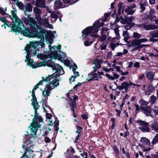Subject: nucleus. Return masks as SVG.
<instances>
[{"label": "nucleus", "instance_id": "603ef678", "mask_svg": "<svg viewBox=\"0 0 158 158\" xmlns=\"http://www.w3.org/2000/svg\"><path fill=\"white\" fill-rule=\"evenodd\" d=\"M94 41V40L92 41H89L88 40H87L84 42V44L85 46H89L93 43Z\"/></svg>", "mask_w": 158, "mask_h": 158}, {"label": "nucleus", "instance_id": "5fc2aeb1", "mask_svg": "<svg viewBox=\"0 0 158 158\" xmlns=\"http://www.w3.org/2000/svg\"><path fill=\"white\" fill-rule=\"evenodd\" d=\"M102 36L100 37L99 40L101 42L105 41L107 37L106 35L105 34H101Z\"/></svg>", "mask_w": 158, "mask_h": 158}, {"label": "nucleus", "instance_id": "dca6fc26", "mask_svg": "<svg viewBox=\"0 0 158 158\" xmlns=\"http://www.w3.org/2000/svg\"><path fill=\"white\" fill-rule=\"evenodd\" d=\"M33 133V134H31L29 136V138L28 139H26L24 142V145H25L27 147L30 144L32 143L33 141V140L35 139V136L36 135V133L35 135L34 133Z\"/></svg>", "mask_w": 158, "mask_h": 158}, {"label": "nucleus", "instance_id": "680f3d73", "mask_svg": "<svg viewBox=\"0 0 158 158\" xmlns=\"http://www.w3.org/2000/svg\"><path fill=\"white\" fill-rule=\"evenodd\" d=\"M135 114H137L139 111L140 109V106L138 104H135Z\"/></svg>", "mask_w": 158, "mask_h": 158}, {"label": "nucleus", "instance_id": "f03ea898", "mask_svg": "<svg viewBox=\"0 0 158 158\" xmlns=\"http://www.w3.org/2000/svg\"><path fill=\"white\" fill-rule=\"evenodd\" d=\"M104 22L99 23V21L97 20L94 23L92 26H88L82 31L81 35L82 38L85 39L89 35L93 33H97L98 31L99 28L104 25Z\"/></svg>", "mask_w": 158, "mask_h": 158}, {"label": "nucleus", "instance_id": "6e6d98bb", "mask_svg": "<svg viewBox=\"0 0 158 158\" xmlns=\"http://www.w3.org/2000/svg\"><path fill=\"white\" fill-rule=\"evenodd\" d=\"M124 17L125 18V19H124L122 20H121V21H120L121 23L123 24H128V21L126 19V18L127 17V16L124 15Z\"/></svg>", "mask_w": 158, "mask_h": 158}, {"label": "nucleus", "instance_id": "f8f14e48", "mask_svg": "<svg viewBox=\"0 0 158 158\" xmlns=\"http://www.w3.org/2000/svg\"><path fill=\"white\" fill-rule=\"evenodd\" d=\"M22 147L23 148L25 149V152L20 158H32L33 151L27 147L25 145H23Z\"/></svg>", "mask_w": 158, "mask_h": 158}, {"label": "nucleus", "instance_id": "69168bd1", "mask_svg": "<svg viewBox=\"0 0 158 158\" xmlns=\"http://www.w3.org/2000/svg\"><path fill=\"white\" fill-rule=\"evenodd\" d=\"M135 45L138 46L139 47V49H140L142 48H143V47L150 46L149 44H138V45Z\"/></svg>", "mask_w": 158, "mask_h": 158}, {"label": "nucleus", "instance_id": "4c0bfd02", "mask_svg": "<svg viewBox=\"0 0 158 158\" xmlns=\"http://www.w3.org/2000/svg\"><path fill=\"white\" fill-rule=\"evenodd\" d=\"M16 5L19 7V8L20 10H23L24 6L23 3L21 2H19L18 1L16 3Z\"/></svg>", "mask_w": 158, "mask_h": 158}, {"label": "nucleus", "instance_id": "e433bc0d", "mask_svg": "<svg viewBox=\"0 0 158 158\" xmlns=\"http://www.w3.org/2000/svg\"><path fill=\"white\" fill-rule=\"evenodd\" d=\"M54 4L55 6L59 9L61 7L62 3L60 1L56 0Z\"/></svg>", "mask_w": 158, "mask_h": 158}, {"label": "nucleus", "instance_id": "79ce46f5", "mask_svg": "<svg viewBox=\"0 0 158 158\" xmlns=\"http://www.w3.org/2000/svg\"><path fill=\"white\" fill-rule=\"evenodd\" d=\"M125 12L127 14V15H132L134 13L135 11L132 9H129L127 8L125 9Z\"/></svg>", "mask_w": 158, "mask_h": 158}, {"label": "nucleus", "instance_id": "a18cd8bd", "mask_svg": "<svg viewBox=\"0 0 158 158\" xmlns=\"http://www.w3.org/2000/svg\"><path fill=\"white\" fill-rule=\"evenodd\" d=\"M33 11L36 15H40L41 14V10L37 7H34Z\"/></svg>", "mask_w": 158, "mask_h": 158}, {"label": "nucleus", "instance_id": "a211bd4d", "mask_svg": "<svg viewBox=\"0 0 158 158\" xmlns=\"http://www.w3.org/2000/svg\"><path fill=\"white\" fill-rule=\"evenodd\" d=\"M51 59L50 60H48L47 61L44 60L43 61L38 63V64L40 65V67L42 66L44 67L48 66V67H51L52 65L51 64L52 63L51 61Z\"/></svg>", "mask_w": 158, "mask_h": 158}, {"label": "nucleus", "instance_id": "e2e57ef3", "mask_svg": "<svg viewBox=\"0 0 158 158\" xmlns=\"http://www.w3.org/2000/svg\"><path fill=\"white\" fill-rule=\"evenodd\" d=\"M114 151L115 152L117 155H118L119 154V152L118 148L116 146L114 145L113 146Z\"/></svg>", "mask_w": 158, "mask_h": 158}, {"label": "nucleus", "instance_id": "f257e3e1", "mask_svg": "<svg viewBox=\"0 0 158 158\" xmlns=\"http://www.w3.org/2000/svg\"><path fill=\"white\" fill-rule=\"evenodd\" d=\"M12 25L11 31L13 32H18L25 36L30 37H37L38 29L34 27H30V28L26 27L23 23L19 25H16L15 23L10 24Z\"/></svg>", "mask_w": 158, "mask_h": 158}, {"label": "nucleus", "instance_id": "1a4fd4ad", "mask_svg": "<svg viewBox=\"0 0 158 158\" xmlns=\"http://www.w3.org/2000/svg\"><path fill=\"white\" fill-rule=\"evenodd\" d=\"M24 49L26 51L25 53H26L27 52V53L25 61V62L27 61V65L31 67L34 62L33 59L30 58L31 57L33 56H32L31 55V54H30L31 52V50L26 47H25Z\"/></svg>", "mask_w": 158, "mask_h": 158}, {"label": "nucleus", "instance_id": "09e8293b", "mask_svg": "<svg viewBox=\"0 0 158 158\" xmlns=\"http://www.w3.org/2000/svg\"><path fill=\"white\" fill-rule=\"evenodd\" d=\"M0 21L3 22L7 26L9 27V26L6 24L7 23H9V22L7 20L6 18L5 17H0Z\"/></svg>", "mask_w": 158, "mask_h": 158}, {"label": "nucleus", "instance_id": "c9c22d12", "mask_svg": "<svg viewBox=\"0 0 158 158\" xmlns=\"http://www.w3.org/2000/svg\"><path fill=\"white\" fill-rule=\"evenodd\" d=\"M139 104L141 106H147L149 104V102L144 100L143 98L141 99L139 102Z\"/></svg>", "mask_w": 158, "mask_h": 158}, {"label": "nucleus", "instance_id": "412c9836", "mask_svg": "<svg viewBox=\"0 0 158 158\" xmlns=\"http://www.w3.org/2000/svg\"><path fill=\"white\" fill-rule=\"evenodd\" d=\"M143 27L146 30H152L158 29V26L152 24L144 25Z\"/></svg>", "mask_w": 158, "mask_h": 158}, {"label": "nucleus", "instance_id": "7c9ffc66", "mask_svg": "<svg viewBox=\"0 0 158 158\" xmlns=\"http://www.w3.org/2000/svg\"><path fill=\"white\" fill-rule=\"evenodd\" d=\"M48 46L50 48V50L51 51V50H52V49H53V51L54 50H55V49H57L59 52L60 51V50L61 49V46L60 44L58 45L57 46H54L52 47H51V48L50 47L51 46L50 45H49Z\"/></svg>", "mask_w": 158, "mask_h": 158}, {"label": "nucleus", "instance_id": "bb28decb", "mask_svg": "<svg viewBox=\"0 0 158 158\" xmlns=\"http://www.w3.org/2000/svg\"><path fill=\"white\" fill-rule=\"evenodd\" d=\"M53 75V74L48 75V77H46V78L43 77H42V81H43V82L45 81L47 82H48L50 81L51 80H54L55 78L56 77H54Z\"/></svg>", "mask_w": 158, "mask_h": 158}, {"label": "nucleus", "instance_id": "72a5a7b5", "mask_svg": "<svg viewBox=\"0 0 158 158\" xmlns=\"http://www.w3.org/2000/svg\"><path fill=\"white\" fill-rule=\"evenodd\" d=\"M67 152L70 155L73 154L75 153V151L72 146H70L67 150Z\"/></svg>", "mask_w": 158, "mask_h": 158}, {"label": "nucleus", "instance_id": "864d4df0", "mask_svg": "<svg viewBox=\"0 0 158 158\" xmlns=\"http://www.w3.org/2000/svg\"><path fill=\"white\" fill-rule=\"evenodd\" d=\"M35 19L37 20L38 23L39 24L41 22L42 18H41L40 15H36Z\"/></svg>", "mask_w": 158, "mask_h": 158}, {"label": "nucleus", "instance_id": "f3484780", "mask_svg": "<svg viewBox=\"0 0 158 158\" xmlns=\"http://www.w3.org/2000/svg\"><path fill=\"white\" fill-rule=\"evenodd\" d=\"M128 83L126 81H125L122 83L121 85L118 86V89L120 90L124 89L126 93L128 90Z\"/></svg>", "mask_w": 158, "mask_h": 158}, {"label": "nucleus", "instance_id": "58836bf2", "mask_svg": "<svg viewBox=\"0 0 158 158\" xmlns=\"http://www.w3.org/2000/svg\"><path fill=\"white\" fill-rule=\"evenodd\" d=\"M51 94V92L48 91H47L46 92H44V91H43L42 92V95L44 97V98H43L42 99H45L47 101V100L48 99V96H50L49 94Z\"/></svg>", "mask_w": 158, "mask_h": 158}, {"label": "nucleus", "instance_id": "37998d69", "mask_svg": "<svg viewBox=\"0 0 158 158\" xmlns=\"http://www.w3.org/2000/svg\"><path fill=\"white\" fill-rule=\"evenodd\" d=\"M157 99L156 98L154 95L151 96L149 98V101L152 104H154Z\"/></svg>", "mask_w": 158, "mask_h": 158}, {"label": "nucleus", "instance_id": "0e129e2a", "mask_svg": "<svg viewBox=\"0 0 158 158\" xmlns=\"http://www.w3.org/2000/svg\"><path fill=\"white\" fill-rule=\"evenodd\" d=\"M76 78V77H75L73 75L71 76L69 79V83L71 84H72V82H74L75 81V79Z\"/></svg>", "mask_w": 158, "mask_h": 158}, {"label": "nucleus", "instance_id": "a878e982", "mask_svg": "<svg viewBox=\"0 0 158 158\" xmlns=\"http://www.w3.org/2000/svg\"><path fill=\"white\" fill-rule=\"evenodd\" d=\"M140 142L144 145H150V140L145 137L141 138Z\"/></svg>", "mask_w": 158, "mask_h": 158}, {"label": "nucleus", "instance_id": "4be33fe9", "mask_svg": "<svg viewBox=\"0 0 158 158\" xmlns=\"http://www.w3.org/2000/svg\"><path fill=\"white\" fill-rule=\"evenodd\" d=\"M24 7L25 10H24V12L25 15H27V11L30 12L32 11V6L31 3H28L26 4Z\"/></svg>", "mask_w": 158, "mask_h": 158}, {"label": "nucleus", "instance_id": "338daca9", "mask_svg": "<svg viewBox=\"0 0 158 158\" xmlns=\"http://www.w3.org/2000/svg\"><path fill=\"white\" fill-rule=\"evenodd\" d=\"M153 111L156 116L158 115V107L155 106L154 109L153 110Z\"/></svg>", "mask_w": 158, "mask_h": 158}, {"label": "nucleus", "instance_id": "9b49d317", "mask_svg": "<svg viewBox=\"0 0 158 158\" xmlns=\"http://www.w3.org/2000/svg\"><path fill=\"white\" fill-rule=\"evenodd\" d=\"M58 50H53V52L52 53V55H53L52 56L53 57L52 58H53V59H55V60L58 59L59 60L63 62V60L62 59H64L65 58L66 54L65 53L61 51H59V52L61 53V54H59L58 53Z\"/></svg>", "mask_w": 158, "mask_h": 158}, {"label": "nucleus", "instance_id": "39448f33", "mask_svg": "<svg viewBox=\"0 0 158 158\" xmlns=\"http://www.w3.org/2000/svg\"><path fill=\"white\" fill-rule=\"evenodd\" d=\"M45 44L44 43L43 41H35L34 42L30 41V44L26 46L31 50V55L32 56H36L37 54V52L39 50V48H37V47L40 45L42 47L45 46Z\"/></svg>", "mask_w": 158, "mask_h": 158}, {"label": "nucleus", "instance_id": "3c124183", "mask_svg": "<svg viewBox=\"0 0 158 158\" xmlns=\"http://www.w3.org/2000/svg\"><path fill=\"white\" fill-rule=\"evenodd\" d=\"M50 17L52 18L55 19L54 22H55L58 18V15L56 14H55L54 12L52 13L50 15Z\"/></svg>", "mask_w": 158, "mask_h": 158}, {"label": "nucleus", "instance_id": "bf43d9fd", "mask_svg": "<svg viewBox=\"0 0 158 158\" xmlns=\"http://www.w3.org/2000/svg\"><path fill=\"white\" fill-rule=\"evenodd\" d=\"M141 36V35L136 32H134L133 34V37L138 39H139L140 38Z\"/></svg>", "mask_w": 158, "mask_h": 158}, {"label": "nucleus", "instance_id": "052dcab7", "mask_svg": "<svg viewBox=\"0 0 158 158\" xmlns=\"http://www.w3.org/2000/svg\"><path fill=\"white\" fill-rule=\"evenodd\" d=\"M122 151L123 153L126 155L128 158H131L129 153L128 152L126 151L124 148H122Z\"/></svg>", "mask_w": 158, "mask_h": 158}, {"label": "nucleus", "instance_id": "9d476101", "mask_svg": "<svg viewBox=\"0 0 158 158\" xmlns=\"http://www.w3.org/2000/svg\"><path fill=\"white\" fill-rule=\"evenodd\" d=\"M136 123L139 124V125L143 127L140 128V130L143 132H148L150 131V128L149 127H151V125L144 121L141 120L140 119L137 120Z\"/></svg>", "mask_w": 158, "mask_h": 158}, {"label": "nucleus", "instance_id": "13d9d810", "mask_svg": "<svg viewBox=\"0 0 158 158\" xmlns=\"http://www.w3.org/2000/svg\"><path fill=\"white\" fill-rule=\"evenodd\" d=\"M41 102H43V103L42 105H44L45 107L49 108H51L48 105V103L47 101L45 99H42Z\"/></svg>", "mask_w": 158, "mask_h": 158}, {"label": "nucleus", "instance_id": "ddd939ff", "mask_svg": "<svg viewBox=\"0 0 158 158\" xmlns=\"http://www.w3.org/2000/svg\"><path fill=\"white\" fill-rule=\"evenodd\" d=\"M23 22L26 25L30 23V27L32 26V27L37 28L39 26L37 24L35 20L32 18H30L29 19L25 18L23 19Z\"/></svg>", "mask_w": 158, "mask_h": 158}, {"label": "nucleus", "instance_id": "5701e85b", "mask_svg": "<svg viewBox=\"0 0 158 158\" xmlns=\"http://www.w3.org/2000/svg\"><path fill=\"white\" fill-rule=\"evenodd\" d=\"M154 87L151 84H149L148 85L147 89L145 91V93L146 95H149L154 92Z\"/></svg>", "mask_w": 158, "mask_h": 158}, {"label": "nucleus", "instance_id": "a19ab883", "mask_svg": "<svg viewBox=\"0 0 158 158\" xmlns=\"http://www.w3.org/2000/svg\"><path fill=\"white\" fill-rule=\"evenodd\" d=\"M98 74L97 73L94 74L93 77L91 78H90L89 80V81H98Z\"/></svg>", "mask_w": 158, "mask_h": 158}, {"label": "nucleus", "instance_id": "de8ad7c7", "mask_svg": "<svg viewBox=\"0 0 158 158\" xmlns=\"http://www.w3.org/2000/svg\"><path fill=\"white\" fill-rule=\"evenodd\" d=\"M122 2H119L118 5V10L122 11V13H123L124 10V6L122 5Z\"/></svg>", "mask_w": 158, "mask_h": 158}, {"label": "nucleus", "instance_id": "6e6552de", "mask_svg": "<svg viewBox=\"0 0 158 158\" xmlns=\"http://www.w3.org/2000/svg\"><path fill=\"white\" fill-rule=\"evenodd\" d=\"M53 52V51L48 50L44 51L43 53H40L38 55H37V57L43 60H47L48 58H50L51 59H53L52 58V56L53 55H52V53Z\"/></svg>", "mask_w": 158, "mask_h": 158}, {"label": "nucleus", "instance_id": "c03bdc74", "mask_svg": "<svg viewBox=\"0 0 158 158\" xmlns=\"http://www.w3.org/2000/svg\"><path fill=\"white\" fill-rule=\"evenodd\" d=\"M110 121H111L112 123V125L111 126V128L112 129H113L115 127V122L116 121L115 118H111L110 119Z\"/></svg>", "mask_w": 158, "mask_h": 158}, {"label": "nucleus", "instance_id": "c85d7f7f", "mask_svg": "<svg viewBox=\"0 0 158 158\" xmlns=\"http://www.w3.org/2000/svg\"><path fill=\"white\" fill-rule=\"evenodd\" d=\"M41 152L37 151L32 154V158H39L42 155V150H41Z\"/></svg>", "mask_w": 158, "mask_h": 158}, {"label": "nucleus", "instance_id": "f704fd0d", "mask_svg": "<svg viewBox=\"0 0 158 158\" xmlns=\"http://www.w3.org/2000/svg\"><path fill=\"white\" fill-rule=\"evenodd\" d=\"M150 34L152 38L158 37V30L151 31Z\"/></svg>", "mask_w": 158, "mask_h": 158}, {"label": "nucleus", "instance_id": "2eb2a0df", "mask_svg": "<svg viewBox=\"0 0 158 158\" xmlns=\"http://www.w3.org/2000/svg\"><path fill=\"white\" fill-rule=\"evenodd\" d=\"M140 110L144 111V113L147 116H151L152 108L149 106H140Z\"/></svg>", "mask_w": 158, "mask_h": 158}, {"label": "nucleus", "instance_id": "2f4dec72", "mask_svg": "<svg viewBox=\"0 0 158 158\" xmlns=\"http://www.w3.org/2000/svg\"><path fill=\"white\" fill-rule=\"evenodd\" d=\"M157 143H158V134H156L152 142V145L150 146L153 147V145Z\"/></svg>", "mask_w": 158, "mask_h": 158}, {"label": "nucleus", "instance_id": "cd10ccee", "mask_svg": "<svg viewBox=\"0 0 158 158\" xmlns=\"http://www.w3.org/2000/svg\"><path fill=\"white\" fill-rule=\"evenodd\" d=\"M32 98L31 99V101L32 102L31 105H32L33 107L37 106H40L39 105V103L37 101V98L35 96L32 97Z\"/></svg>", "mask_w": 158, "mask_h": 158}, {"label": "nucleus", "instance_id": "393cba45", "mask_svg": "<svg viewBox=\"0 0 158 158\" xmlns=\"http://www.w3.org/2000/svg\"><path fill=\"white\" fill-rule=\"evenodd\" d=\"M113 77L111 76L108 73H106L105 76L107 78H108L109 79H110L111 80H114L115 78L117 79L119 77V75L113 72Z\"/></svg>", "mask_w": 158, "mask_h": 158}, {"label": "nucleus", "instance_id": "0eeeda50", "mask_svg": "<svg viewBox=\"0 0 158 158\" xmlns=\"http://www.w3.org/2000/svg\"><path fill=\"white\" fill-rule=\"evenodd\" d=\"M53 70H55V73H53L54 77L60 76V75H63L64 72L63 68L59 64H56L54 65L52 64L51 67Z\"/></svg>", "mask_w": 158, "mask_h": 158}, {"label": "nucleus", "instance_id": "4d7b16f0", "mask_svg": "<svg viewBox=\"0 0 158 158\" xmlns=\"http://www.w3.org/2000/svg\"><path fill=\"white\" fill-rule=\"evenodd\" d=\"M103 60L102 59H101V60H100L98 59H97L95 60L94 61V64H100L101 63H102V62Z\"/></svg>", "mask_w": 158, "mask_h": 158}, {"label": "nucleus", "instance_id": "7ed1b4c3", "mask_svg": "<svg viewBox=\"0 0 158 158\" xmlns=\"http://www.w3.org/2000/svg\"><path fill=\"white\" fill-rule=\"evenodd\" d=\"M37 38H40L41 40H44L45 37V39L49 43L52 44L53 41V37L54 36V34L51 31H48L45 29L40 25L38 27Z\"/></svg>", "mask_w": 158, "mask_h": 158}, {"label": "nucleus", "instance_id": "ea45409f", "mask_svg": "<svg viewBox=\"0 0 158 158\" xmlns=\"http://www.w3.org/2000/svg\"><path fill=\"white\" fill-rule=\"evenodd\" d=\"M152 128L156 131L157 132H158V123L156 122H154L152 124Z\"/></svg>", "mask_w": 158, "mask_h": 158}, {"label": "nucleus", "instance_id": "423d86ee", "mask_svg": "<svg viewBox=\"0 0 158 158\" xmlns=\"http://www.w3.org/2000/svg\"><path fill=\"white\" fill-rule=\"evenodd\" d=\"M59 80L57 79V76L56 77L54 80H52V81H50L48 84L46 85V87L43 91H44L45 92L48 91L51 93L52 89L59 85Z\"/></svg>", "mask_w": 158, "mask_h": 158}, {"label": "nucleus", "instance_id": "49530a36", "mask_svg": "<svg viewBox=\"0 0 158 158\" xmlns=\"http://www.w3.org/2000/svg\"><path fill=\"white\" fill-rule=\"evenodd\" d=\"M41 21V22L40 23V24H43V25H45L49 24V21L48 19L42 18Z\"/></svg>", "mask_w": 158, "mask_h": 158}, {"label": "nucleus", "instance_id": "6ab92c4d", "mask_svg": "<svg viewBox=\"0 0 158 158\" xmlns=\"http://www.w3.org/2000/svg\"><path fill=\"white\" fill-rule=\"evenodd\" d=\"M12 17L15 19V23H18V25H19L20 24L23 23L22 20L20 19L15 13L14 10H12L11 11ZM22 20L23 19H22Z\"/></svg>", "mask_w": 158, "mask_h": 158}, {"label": "nucleus", "instance_id": "aec40b11", "mask_svg": "<svg viewBox=\"0 0 158 158\" xmlns=\"http://www.w3.org/2000/svg\"><path fill=\"white\" fill-rule=\"evenodd\" d=\"M45 2V0H36L35 5L37 7L45 8L46 7Z\"/></svg>", "mask_w": 158, "mask_h": 158}, {"label": "nucleus", "instance_id": "473e14b6", "mask_svg": "<svg viewBox=\"0 0 158 158\" xmlns=\"http://www.w3.org/2000/svg\"><path fill=\"white\" fill-rule=\"evenodd\" d=\"M75 126L77 129V130L76 131V133L77 134H82V132L83 130V127L77 125H76Z\"/></svg>", "mask_w": 158, "mask_h": 158}, {"label": "nucleus", "instance_id": "b1692460", "mask_svg": "<svg viewBox=\"0 0 158 158\" xmlns=\"http://www.w3.org/2000/svg\"><path fill=\"white\" fill-rule=\"evenodd\" d=\"M146 75L147 78L148 80H149L151 82L154 79V75L152 72H146Z\"/></svg>", "mask_w": 158, "mask_h": 158}, {"label": "nucleus", "instance_id": "4468645a", "mask_svg": "<svg viewBox=\"0 0 158 158\" xmlns=\"http://www.w3.org/2000/svg\"><path fill=\"white\" fill-rule=\"evenodd\" d=\"M148 39L146 38H142L139 39H134L131 42V44H129L128 46L129 47L134 46L135 45H138L141 43L147 42Z\"/></svg>", "mask_w": 158, "mask_h": 158}, {"label": "nucleus", "instance_id": "774afa93", "mask_svg": "<svg viewBox=\"0 0 158 158\" xmlns=\"http://www.w3.org/2000/svg\"><path fill=\"white\" fill-rule=\"evenodd\" d=\"M129 33L127 31H123V35L124 37H129Z\"/></svg>", "mask_w": 158, "mask_h": 158}, {"label": "nucleus", "instance_id": "c756f323", "mask_svg": "<svg viewBox=\"0 0 158 158\" xmlns=\"http://www.w3.org/2000/svg\"><path fill=\"white\" fill-rule=\"evenodd\" d=\"M111 14V12L108 13H105L104 14V17H102V21L103 22H105L107 21L108 18Z\"/></svg>", "mask_w": 158, "mask_h": 158}, {"label": "nucleus", "instance_id": "8fccbe9b", "mask_svg": "<svg viewBox=\"0 0 158 158\" xmlns=\"http://www.w3.org/2000/svg\"><path fill=\"white\" fill-rule=\"evenodd\" d=\"M69 106L70 108L74 109L77 107V104L76 102H74L72 101L70 102Z\"/></svg>", "mask_w": 158, "mask_h": 158}, {"label": "nucleus", "instance_id": "20e7f679", "mask_svg": "<svg viewBox=\"0 0 158 158\" xmlns=\"http://www.w3.org/2000/svg\"><path fill=\"white\" fill-rule=\"evenodd\" d=\"M40 106H35L33 107L35 110L34 118L32 120V123L30 124V125L29 127H31V133H34L35 135L37 131H38V128H40L41 126L39 122H38L36 119L38 118V117L40 116H39V114L37 111V110L39 108Z\"/></svg>", "mask_w": 158, "mask_h": 158}]
</instances>
